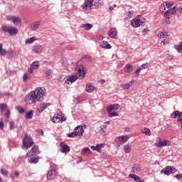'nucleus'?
Wrapping results in <instances>:
<instances>
[{
	"label": "nucleus",
	"instance_id": "obj_15",
	"mask_svg": "<svg viewBox=\"0 0 182 182\" xmlns=\"http://www.w3.org/2000/svg\"><path fill=\"white\" fill-rule=\"evenodd\" d=\"M75 134L79 136V137H82L83 136V133H85V129L82 125H78L75 128Z\"/></svg>",
	"mask_w": 182,
	"mask_h": 182
},
{
	"label": "nucleus",
	"instance_id": "obj_7",
	"mask_svg": "<svg viewBox=\"0 0 182 182\" xmlns=\"http://www.w3.org/2000/svg\"><path fill=\"white\" fill-rule=\"evenodd\" d=\"M171 145V142L168 139H161V137L156 138L154 146L156 147H168Z\"/></svg>",
	"mask_w": 182,
	"mask_h": 182
},
{
	"label": "nucleus",
	"instance_id": "obj_6",
	"mask_svg": "<svg viewBox=\"0 0 182 182\" xmlns=\"http://www.w3.org/2000/svg\"><path fill=\"white\" fill-rule=\"evenodd\" d=\"M6 21L13 22L16 26H21L22 25V20L18 16L8 15L6 16Z\"/></svg>",
	"mask_w": 182,
	"mask_h": 182
},
{
	"label": "nucleus",
	"instance_id": "obj_51",
	"mask_svg": "<svg viewBox=\"0 0 182 182\" xmlns=\"http://www.w3.org/2000/svg\"><path fill=\"white\" fill-rule=\"evenodd\" d=\"M76 136L77 135L76 134L75 131L68 134V137H76Z\"/></svg>",
	"mask_w": 182,
	"mask_h": 182
},
{
	"label": "nucleus",
	"instance_id": "obj_31",
	"mask_svg": "<svg viewBox=\"0 0 182 182\" xmlns=\"http://www.w3.org/2000/svg\"><path fill=\"white\" fill-rule=\"evenodd\" d=\"M35 41H36V37H31L29 38L26 39L25 43L26 45H31V43H33Z\"/></svg>",
	"mask_w": 182,
	"mask_h": 182
},
{
	"label": "nucleus",
	"instance_id": "obj_19",
	"mask_svg": "<svg viewBox=\"0 0 182 182\" xmlns=\"http://www.w3.org/2000/svg\"><path fill=\"white\" fill-rule=\"evenodd\" d=\"M41 26V21H34L30 24L31 31H38L39 26Z\"/></svg>",
	"mask_w": 182,
	"mask_h": 182
},
{
	"label": "nucleus",
	"instance_id": "obj_18",
	"mask_svg": "<svg viewBox=\"0 0 182 182\" xmlns=\"http://www.w3.org/2000/svg\"><path fill=\"white\" fill-rule=\"evenodd\" d=\"M92 6H93V0H87L82 4L83 9H92Z\"/></svg>",
	"mask_w": 182,
	"mask_h": 182
},
{
	"label": "nucleus",
	"instance_id": "obj_3",
	"mask_svg": "<svg viewBox=\"0 0 182 182\" xmlns=\"http://www.w3.org/2000/svg\"><path fill=\"white\" fill-rule=\"evenodd\" d=\"M119 107L120 106L118 104H112L107 107V112L108 113V117H116L119 116V113L117 112V110H119Z\"/></svg>",
	"mask_w": 182,
	"mask_h": 182
},
{
	"label": "nucleus",
	"instance_id": "obj_9",
	"mask_svg": "<svg viewBox=\"0 0 182 182\" xmlns=\"http://www.w3.org/2000/svg\"><path fill=\"white\" fill-rule=\"evenodd\" d=\"M174 5L173 1H165L160 6L161 12H166V11H171V7Z\"/></svg>",
	"mask_w": 182,
	"mask_h": 182
},
{
	"label": "nucleus",
	"instance_id": "obj_29",
	"mask_svg": "<svg viewBox=\"0 0 182 182\" xmlns=\"http://www.w3.org/2000/svg\"><path fill=\"white\" fill-rule=\"evenodd\" d=\"M124 71L127 72V73H132V72H133V65L127 64L124 67Z\"/></svg>",
	"mask_w": 182,
	"mask_h": 182
},
{
	"label": "nucleus",
	"instance_id": "obj_10",
	"mask_svg": "<svg viewBox=\"0 0 182 182\" xmlns=\"http://www.w3.org/2000/svg\"><path fill=\"white\" fill-rule=\"evenodd\" d=\"M66 120V117L62 116V113L57 114L53 116L52 118L53 123H62V122H65Z\"/></svg>",
	"mask_w": 182,
	"mask_h": 182
},
{
	"label": "nucleus",
	"instance_id": "obj_47",
	"mask_svg": "<svg viewBox=\"0 0 182 182\" xmlns=\"http://www.w3.org/2000/svg\"><path fill=\"white\" fill-rule=\"evenodd\" d=\"M149 68V63H146L142 64L140 67L139 69H141V70H142V69H147Z\"/></svg>",
	"mask_w": 182,
	"mask_h": 182
},
{
	"label": "nucleus",
	"instance_id": "obj_17",
	"mask_svg": "<svg viewBox=\"0 0 182 182\" xmlns=\"http://www.w3.org/2000/svg\"><path fill=\"white\" fill-rule=\"evenodd\" d=\"M50 106V103L46 102V103H41L40 104L39 108H37V112H39V113H42L46 109H48Z\"/></svg>",
	"mask_w": 182,
	"mask_h": 182
},
{
	"label": "nucleus",
	"instance_id": "obj_64",
	"mask_svg": "<svg viewBox=\"0 0 182 182\" xmlns=\"http://www.w3.org/2000/svg\"><path fill=\"white\" fill-rule=\"evenodd\" d=\"M52 170H55V171H56V170H58V165L53 164V167Z\"/></svg>",
	"mask_w": 182,
	"mask_h": 182
},
{
	"label": "nucleus",
	"instance_id": "obj_53",
	"mask_svg": "<svg viewBox=\"0 0 182 182\" xmlns=\"http://www.w3.org/2000/svg\"><path fill=\"white\" fill-rule=\"evenodd\" d=\"M6 73H7V75H15V73H16V71H15V70H8L7 71H6Z\"/></svg>",
	"mask_w": 182,
	"mask_h": 182
},
{
	"label": "nucleus",
	"instance_id": "obj_28",
	"mask_svg": "<svg viewBox=\"0 0 182 182\" xmlns=\"http://www.w3.org/2000/svg\"><path fill=\"white\" fill-rule=\"evenodd\" d=\"M70 151V148L68 145H61L60 146V152L61 153H68Z\"/></svg>",
	"mask_w": 182,
	"mask_h": 182
},
{
	"label": "nucleus",
	"instance_id": "obj_2",
	"mask_svg": "<svg viewBox=\"0 0 182 182\" xmlns=\"http://www.w3.org/2000/svg\"><path fill=\"white\" fill-rule=\"evenodd\" d=\"M75 72L76 75H68L63 79V82L64 85H72V83L77 80V77L85 79L86 71L85 70V67L83 65H77L75 68Z\"/></svg>",
	"mask_w": 182,
	"mask_h": 182
},
{
	"label": "nucleus",
	"instance_id": "obj_48",
	"mask_svg": "<svg viewBox=\"0 0 182 182\" xmlns=\"http://www.w3.org/2000/svg\"><path fill=\"white\" fill-rule=\"evenodd\" d=\"M9 124H10V127H9L10 130H14V129H15V127H15V122H14V121H11L9 122Z\"/></svg>",
	"mask_w": 182,
	"mask_h": 182
},
{
	"label": "nucleus",
	"instance_id": "obj_35",
	"mask_svg": "<svg viewBox=\"0 0 182 182\" xmlns=\"http://www.w3.org/2000/svg\"><path fill=\"white\" fill-rule=\"evenodd\" d=\"M46 76L48 79L52 78V70L50 69H47L46 70Z\"/></svg>",
	"mask_w": 182,
	"mask_h": 182
},
{
	"label": "nucleus",
	"instance_id": "obj_58",
	"mask_svg": "<svg viewBox=\"0 0 182 182\" xmlns=\"http://www.w3.org/2000/svg\"><path fill=\"white\" fill-rule=\"evenodd\" d=\"M96 151H98V153H102L101 148L98 144L96 145Z\"/></svg>",
	"mask_w": 182,
	"mask_h": 182
},
{
	"label": "nucleus",
	"instance_id": "obj_46",
	"mask_svg": "<svg viewBox=\"0 0 182 182\" xmlns=\"http://www.w3.org/2000/svg\"><path fill=\"white\" fill-rule=\"evenodd\" d=\"M171 14V11L166 10V13L164 14L165 18H166V19H170V14Z\"/></svg>",
	"mask_w": 182,
	"mask_h": 182
},
{
	"label": "nucleus",
	"instance_id": "obj_38",
	"mask_svg": "<svg viewBox=\"0 0 182 182\" xmlns=\"http://www.w3.org/2000/svg\"><path fill=\"white\" fill-rule=\"evenodd\" d=\"M175 49H176L178 53H182V43H180L179 45H176Z\"/></svg>",
	"mask_w": 182,
	"mask_h": 182
},
{
	"label": "nucleus",
	"instance_id": "obj_14",
	"mask_svg": "<svg viewBox=\"0 0 182 182\" xmlns=\"http://www.w3.org/2000/svg\"><path fill=\"white\" fill-rule=\"evenodd\" d=\"M115 140L118 144H124V143L129 140V136L127 135H122L121 136L117 137Z\"/></svg>",
	"mask_w": 182,
	"mask_h": 182
},
{
	"label": "nucleus",
	"instance_id": "obj_63",
	"mask_svg": "<svg viewBox=\"0 0 182 182\" xmlns=\"http://www.w3.org/2000/svg\"><path fill=\"white\" fill-rule=\"evenodd\" d=\"M0 129L1 130H4V123L2 122H0Z\"/></svg>",
	"mask_w": 182,
	"mask_h": 182
},
{
	"label": "nucleus",
	"instance_id": "obj_52",
	"mask_svg": "<svg viewBox=\"0 0 182 182\" xmlns=\"http://www.w3.org/2000/svg\"><path fill=\"white\" fill-rule=\"evenodd\" d=\"M149 28H145L142 30L143 35H147L149 33Z\"/></svg>",
	"mask_w": 182,
	"mask_h": 182
},
{
	"label": "nucleus",
	"instance_id": "obj_27",
	"mask_svg": "<svg viewBox=\"0 0 182 182\" xmlns=\"http://www.w3.org/2000/svg\"><path fill=\"white\" fill-rule=\"evenodd\" d=\"M141 132L142 134H145V136H151V131H150V129L149 128H142L141 129Z\"/></svg>",
	"mask_w": 182,
	"mask_h": 182
},
{
	"label": "nucleus",
	"instance_id": "obj_45",
	"mask_svg": "<svg viewBox=\"0 0 182 182\" xmlns=\"http://www.w3.org/2000/svg\"><path fill=\"white\" fill-rule=\"evenodd\" d=\"M1 173L3 176H5V177H8V171L5 168L1 169Z\"/></svg>",
	"mask_w": 182,
	"mask_h": 182
},
{
	"label": "nucleus",
	"instance_id": "obj_1",
	"mask_svg": "<svg viewBox=\"0 0 182 182\" xmlns=\"http://www.w3.org/2000/svg\"><path fill=\"white\" fill-rule=\"evenodd\" d=\"M45 96H46V90L38 87L24 97V102L26 105H33L37 102H42Z\"/></svg>",
	"mask_w": 182,
	"mask_h": 182
},
{
	"label": "nucleus",
	"instance_id": "obj_56",
	"mask_svg": "<svg viewBox=\"0 0 182 182\" xmlns=\"http://www.w3.org/2000/svg\"><path fill=\"white\" fill-rule=\"evenodd\" d=\"M10 114H11V112H9V109H8L6 111L4 116H5V117H6V119H9Z\"/></svg>",
	"mask_w": 182,
	"mask_h": 182
},
{
	"label": "nucleus",
	"instance_id": "obj_57",
	"mask_svg": "<svg viewBox=\"0 0 182 182\" xmlns=\"http://www.w3.org/2000/svg\"><path fill=\"white\" fill-rule=\"evenodd\" d=\"M132 16H133V11H128L127 17L129 18V19H130V18H132Z\"/></svg>",
	"mask_w": 182,
	"mask_h": 182
},
{
	"label": "nucleus",
	"instance_id": "obj_30",
	"mask_svg": "<svg viewBox=\"0 0 182 182\" xmlns=\"http://www.w3.org/2000/svg\"><path fill=\"white\" fill-rule=\"evenodd\" d=\"M171 11L172 15H176V14H177V11H178L179 14H182V7H179L178 9H177L176 6H174L171 9Z\"/></svg>",
	"mask_w": 182,
	"mask_h": 182
},
{
	"label": "nucleus",
	"instance_id": "obj_37",
	"mask_svg": "<svg viewBox=\"0 0 182 182\" xmlns=\"http://www.w3.org/2000/svg\"><path fill=\"white\" fill-rule=\"evenodd\" d=\"M39 161V158L38 157H32L29 159V163L36 164Z\"/></svg>",
	"mask_w": 182,
	"mask_h": 182
},
{
	"label": "nucleus",
	"instance_id": "obj_40",
	"mask_svg": "<svg viewBox=\"0 0 182 182\" xmlns=\"http://www.w3.org/2000/svg\"><path fill=\"white\" fill-rule=\"evenodd\" d=\"M6 107H7L6 104H5V103L0 104V112L1 114H3L4 113V110H5L6 109Z\"/></svg>",
	"mask_w": 182,
	"mask_h": 182
},
{
	"label": "nucleus",
	"instance_id": "obj_5",
	"mask_svg": "<svg viewBox=\"0 0 182 182\" xmlns=\"http://www.w3.org/2000/svg\"><path fill=\"white\" fill-rule=\"evenodd\" d=\"M33 144V139H32L31 136L28 135V134H26L23 139V149L28 150L29 148L32 147Z\"/></svg>",
	"mask_w": 182,
	"mask_h": 182
},
{
	"label": "nucleus",
	"instance_id": "obj_21",
	"mask_svg": "<svg viewBox=\"0 0 182 182\" xmlns=\"http://www.w3.org/2000/svg\"><path fill=\"white\" fill-rule=\"evenodd\" d=\"M56 176V170L51 169L47 173V178L48 180H53Z\"/></svg>",
	"mask_w": 182,
	"mask_h": 182
},
{
	"label": "nucleus",
	"instance_id": "obj_59",
	"mask_svg": "<svg viewBox=\"0 0 182 182\" xmlns=\"http://www.w3.org/2000/svg\"><path fill=\"white\" fill-rule=\"evenodd\" d=\"M14 174V177H16V178L19 177V171H15Z\"/></svg>",
	"mask_w": 182,
	"mask_h": 182
},
{
	"label": "nucleus",
	"instance_id": "obj_8",
	"mask_svg": "<svg viewBox=\"0 0 182 182\" xmlns=\"http://www.w3.org/2000/svg\"><path fill=\"white\" fill-rule=\"evenodd\" d=\"M133 28H139V26H144L146 25V19L144 18H134L131 22Z\"/></svg>",
	"mask_w": 182,
	"mask_h": 182
},
{
	"label": "nucleus",
	"instance_id": "obj_22",
	"mask_svg": "<svg viewBox=\"0 0 182 182\" xmlns=\"http://www.w3.org/2000/svg\"><path fill=\"white\" fill-rule=\"evenodd\" d=\"M85 90L87 93H92L95 90V85L91 83H87L85 86Z\"/></svg>",
	"mask_w": 182,
	"mask_h": 182
},
{
	"label": "nucleus",
	"instance_id": "obj_49",
	"mask_svg": "<svg viewBox=\"0 0 182 182\" xmlns=\"http://www.w3.org/2000/svg\"><path fill=\"white\" fill-rule=\"evenodd\" d=\"M0 55L1 56H6V50L5 49H1L0 50Z\"/></svg>",
	"mask_w": 182,
	"mask_h": 182
},
{
	"label": "nucleus",
	"instance_id": "obj_61",
	"mask_svg": "<svg viewBox=\"0 0 182 182\" xmlns=\"http://www.w3.org/2000/svg\"><path fill=\"white\" fill-rule=\"evenodd\" d=\"M32 69H33V68H32L31 66L28 69V73H33V70H32Z\"/></svg>",
	"mask_w": 182,
	"mask_h": 182
},
{
	"label": "nucleus",
	"instance_id": "obj_32",
	"mask_svg": "<svg viewBox=\"0 0 182 182\" xmlns=\"http://www.w3.org/2000/svg\"><path fill=\"white\" fill-rule=\"evenodd\" d=\"M124 151L127 153L129 154L132 151V145L130 144H127L124 146Z\"/></svg>",
	"mask_w": 182,
	"mask_h": 182
},
{
	"label": "nucleus",
	"instance_id": "obj_11",
	"mask_svg": "<svg viewBox=\"0 0 182 182\" xmlns=\"http://www.w3.org/2000/svg\"><path fill=\"white\" fill-rule=\"evenodd\" d=\"M177 171V169L174 166H166L164 169L161 170V173H164V174H173V173H176Z\"/></svg>",
	"mask_w": 182,
	"mask_h": 182
},
{
	"label": "nucleus",
	"instance_id": "obj_34",
	"mask_svg": "<svg viewBox=\"0 0 182 182\" xmlns=\"http://www.w3.org/2000/svg\"><path fill=\"white\" fill-rule=\"evenodd\" d=\"M26 119H32L33 117V110H31L26 112L25 115Z\"/></svg>",
	"mask_w": 182,
	"mask_h": 182
},
{
	"label": "nucleus",
	"instance_id": "obj_54",
	"mask_svg": "<svg viewBox=\"0 0 182 182\" xmlns=\"http://www.w3.org/2000/svg\"><path fill=\"white\" fill-rule=\"evenodd\" d=\"M105 36H103L102 34H98L97 36V39H98V41H103Z\"/></svg>",
	"mask_w": 182,
	"mask_h": 182
},
{
	"label": "nucleus",
	"instance_id": "obj_13",
	"mask_svg": "<svg viewBox=\"0 0 182 182\" xmlns=\"http://www.w3.org/2000/svg\"><path fill=\"white\" fill-rule=\"evenodd\" d=\"M42 52H43V48L42 47V46H41L39 44H35L32 47V53H37L39 55V54L42 53Z\"/></svg>",
	"mask_w": 182,
	"mask_h": 182
},
{
	"label": "nucleus",
	"instance_id": "obj_12",
	"mask_svg": "<svg viewBox=\"0 0 182 182\" xmlns=\"http://www.w3.org/2000/svg\"><path fill=\"white\" fill-rule=\"evenodd\" d=\"M172 119H178V123H182V112L176 110L171 114Z\"/></svg>",
	"mask_w": 182,
	"mask_h": 182
},
{
	"label": "nucleus",
	"instance_id": "obj_41",
	"mask_svg": "<svg viewBox=\"0 0 182 182\" xmlns=\"http://www.w3.org/2000/svg\"><path fill=\"white\" fill-rule=\"evenodd\" d=\"M121 87L124 89V90H127L128 89H130V84L129 83L122 84Z\"/></svg>",
	"mask_w": 182,
	"mask_h": 182
},
{
	"label": "nucleus",
	"instance_id": "obj_26",
	"mask_svg": "<svg viewBox=\"0 0 182 182\" xmlns=\"http://www.w3.org/2000/svg\"><path fill=\"white\" fill-rule=\"evenodd\" d=\"M81 154L83 156H89V154H92V151H90V149L85 147L82 149Z\"/></svg>",
	"mask_w": 182,
	"mask_h": 182
},
{
	"label": "nucleus",
	"instance_id": "obj_50",
	"mask_svg": "<svg viewBox=\"0 0 182 182\" xmlns=\"http://www.w3.org/2000/svg\"><path fill=\"white\" fill-rule=\"evenodd\" d=\"M140 72H141V68H140V67H139L134 72V73L135 75H136V76H139Z\"/></svg>",
	"mask_w": 182,
	"mask_h": 182
},
{
	"label": "nucleus",
	"instance_id": "obj_55",
	"mask_svg": "<svg viewBox=\"0 0 182 182\" xmlns=\"http://www.w3.org/2000/svg\"><path fill=\"white\" fill-rule=\"evenodd\" d=\"M28 79H29V77H28V74L25 73L23 75V82H26V80H28Z\"/></svg>",
	"mask_w": 182,
	"mask_h": 182
},
{
	"label": "nucleus",
	"instance_id": "obj_39",
	"mask_svg": "<svg viewBox=\"0 0 182 182\" xmlns=\"http://www.w3.org/2000/svg\"><path fill=\"white\" fill-rule=\"evenodd\" d=\"M129 177L130 178H133V180H134V181H137V180H140V177L139 176H137V175H135V174L130 173L129 175Z\"/></svg>",
	"mask_w": 182,
	"mask_h": 182
},
{
	"label": "nucleus",
	"instance_id": "obj_20",
	"mask_svg": "<svg viewBox=\"0 0 182 182\" xmlns=\"http://www.w3.org/2000/svg\"><path fill=\"white\" fill-rule=\"evenodd\" d=\"M108 35L109 38L112 39H115L116 36H117V29L116 28H112L108 32Z\"/></svg>",
	"mask_w": 182,
	"mask_h": 182
},
{
	"label": "nucleus",
	"instance_id": "obj_43",
	"mask_svg": "<svg viewBox=\"0 0 182 182\" xmlns=\"http://www.w3.org/2000/svg\"><path fill=\"white\" fill-rule=\"evenodd\" d=\"M17 112H18V113H20L21 114L25 113V109H23V107H21V106H17L16 107Z\"/></svg>",
	"mask_w": 182,
	"mask_h": 182
},
{
	"label": "nucleus",
	"instance_id": "obj_23",
	"mask_svg": "<svg viewBox=\"0 0 182 182\" xmlns=\"http://www.w3.org/2000/svg\"><path fill=\"white\" fill-rule=\"evenodd\" d=\"M157 36L161 39H164V38L167 37V32L164 30H160L157 33Z\"/></svg>",
	"mask_w": 182,
	"mask_h": 182
},
{
	"label": "nucleus",
	"instance_id": "obj_62",
	"mask_svg": "<svg viewBox=\"0 0 182 182\" xmlns=\"http://www.w3.org/2000/svg\"><path fill=\"white\" fill-rule=\"evenodd\" d=\"M116 4H114L112 6H110L109 8V11H113V9H114V8H116Z\"/></svg>",
	"mask_w": 182,
	"mask_h": 182
},
{
	"label": "nucleus",
	"instance_id": "obj_42",
	"mask_svg": "<svg viewBox=\"0 0 182 182\" xmlns=\"http://www.w3.org/2000/svg\"><path fill=\"white\" fill-rule=\"evenodd\" d=\"M82 59H85V60H87V62H90L92 63L93 61V59L92 58V57L90 55H85L82 57Z\"/></svg>",
	"mask_w": 182,
	"mask_h": 182
},
{
	"label": "nucleus",
	"instance_id": "obj_36",
	"mask_svg": "<svg viewBox=\"0 0 182 182\" xmlns=\"http://www.w3.org/2000/svg\"><path fill=\"white\" fill-rule=\"evenodd\" d=\"M140 171V166L139 164H134L132 166V172L133 173H137Z\"/></svg>",
	"mask_w": 182,
	"mask_h": 182
},
{
	"label": "nucleus",
	"instance_id": "obj_4",
	"mask_svg": "<svg viewBox=\"0 0 182 182\" xmlns=\"http://www.w3.org/2000/svg\"><path fill=\"white\" fill-rule=\"evenodd\" d=\"M1 31L2 32H4V33H9L10 36H15L18 32V28L16 27L5 25L1 26Z\"/></svg>",
	"mask_w": 182,
	"mask_h": 182
},
{
	"label": "nucleus",
	"instance_id": "obj_16",
	"mask_svg": "<svg viewBox=\"0 0 182 182\" xmlns=\"http://www.w3.org/2000/svg\"><path fill=\"white\" fill-rule=\"evenodd\" d=\"M36 154H39V149H38L36 146H34L30 150L29 153H27L26 156L27 157H29L31 156H36Z\"/></svg>",
	"mask_w": 182,
	"mask_h": 182
},
{
	"label": "nucleus",
	"instance_id": "obj_60",
	"mask_svg": "<svg viewBox=\"0 0 182 182\" xmlns=\"http://www.w3.org/2000/svg\"><path fill=\"white\" fill-rule=\"evenodd\" d=\"M100 149H103L106 146V144H98Z\"/></svg>",
	"mask_w": 182,
	"mask_h": 182
},
{
	"label": "nucleus",
	"instance_id": "obj_44",
	"mask_svg": "<svg viewBox=\"0 0 182 182\" xmlns=\"http://www.w3.org/2000/svg\"><path fill=\"white\" fill-rule=\"evenodd\" d=\"M100 132L101 133H105V132H106V130H107V126H106V125H102V126H100Z\"/></svg>",
	"mask_w": 182,
	"mask_h": 182
},
{
	"label": "nucleus",
	"instance_id": "obj_25",
	"mask_svg": "<svg viewBox=\"0 0 182 182\" xmlns=\"http://www.w3.org/2000/svg\"><path fill=\"white\" fill-rule=\"evenodd\" d=\"M101 48H102V49H112V46L109 44V42L103 41L101 44Z\"/></svg>",
	"mask_w": 182,
	"mask_h": 182
},
{
	"label": "nucleus",
	"instance_id": "obj_33",
	"mask_svg": "<svg viewBox=\"0 0 182 182\" xmlns=\"http://www.w3.org/2000/svg\"><path fill=\"white\" fill-rule=\"evenodd\" d=\"M39 66H41V63H39V61H34L31 65V67L32 68V69H34V70L38 69Z\"/></svg>",
	"mask_w": 182,
	"mask_h": 182
},
{
	"label": "nucleus",
	"instance_id": "obj_24",
	"mask_svg": "<svg viewBox=\"0 0 182 182\" xmlns=\"http://www.w3.org/2000/svg\"><path fill=\"white\" fill-rule=\"evenodd\" d=\"M80 28L85 29V31H90V29L93 28V25L90 23H82L81 24Z\"/></svg>",
	"mask_w": 182,
	"mask_h": 182
}]
</instances>
